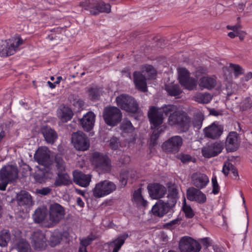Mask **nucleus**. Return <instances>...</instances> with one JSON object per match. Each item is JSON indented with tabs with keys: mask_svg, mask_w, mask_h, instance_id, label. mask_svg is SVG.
<instances>
[{
	"mask_svg": "<svg viewBox=\"0 0 252 252\" xmlns=\"http://www.w3.org/2000/svg\"><path fill=\"white\" fill-rule=\"evenodd\" d=\"M214 250L215 252H224V249L222 247H218L216 246L214 247Z\"/></svg>",
	"mask_w": 252,
	"mask_h": 252,
	"instance_id": "63",
	"label": "nucleus"
},
{
	"mask_svg": "<svg viewBox=\"0 0 252 252\" xmlns=\"http://www.w3.org/2000/svg\"><path fill=\"white\" fill-rule=\"evenodd\" d=\"M76 202L78 206H79L81 207H84V203L80 197L77 198Z\"/></svg>",
	"mask_w": 252,
	"mask_h": 252,
	"instance_id": "61",
	"label": "nucleus"
},
{
	"mask_svg": "<svg viewBox=\"0 0 252 252\" xmlns=\"http://www.w3.org/2000/svg\"><path fill=\"white\" fill-rule=\"evenodd\" d=\"M17 201L19 206H30L32 205L31 195L27 191L22 190L17 195Z\"/></svg>",
	"mask_w": 252,
	"mask_h": 252,
	"instance_id": "30",
	"label": "nucleus"
},
{
	"mask_svg": "<svg viewBox=\"0 0 252 252\" xmlns=\"http://www.w3.org/2000/svg\"><path fill=\"white\" fill-rule=\"evenodd\" d=\"M147 189L150 197L155 199L162 198L166 193V188L158 183L150 184Z\"/></svg>",
	"mask_w": 252,
	"mask_h": 252,
	"instance_id": "19",
	"label": "nucleus"
},
{
	"mask_svg": "<svg viewBox=\"0 0 252 252\" xmlns=\"http://www.w3.org/2000/svg\"><path fill=\"white\" fill-rule=\"evenodd\" d=\"M191 179L192 184L198 189H203L209 182L207 176L200 172H196L192 174Z\"/></svg>",
	"mask_w": 252,
	"mask_h": 252,
	"instance_id": "21",
	"label": "nucleus"
},
{
	"mask_svg": "<svg viewBox=\"0 0 252 252\" xmlns=\"http://www.w3.org/2000/svg\"><path fill=\"white\" fill-rule=\"evenodd\" d=\"M236 33L237 36H238L241 40H243L246 35V32L242 31L241 30L238 32Z\"/></svg>",
	"mask_w": 252,
	"mask_h": 252,
	"instance_id": "57",
	"label": "nucleus"
},
{
	"mask_svg": "<svg viewBox=\"0 0 252 252\" xmlns=\"http://www.w3.org/2000/svg\"><path fill=\"white\" fill-rule=\"evenodd\" d=\"M34 158L38 164L48 167L51 164L49 151L46 147H40L36 151Z\"/></svg>",
	"mask_w": 252,
	"mask_h": 252,
	"instance_id": "17",
	"label": "nucleus"
},
{
	"mask_svg": "<svg viewBox=\"0 0 252 252\" xmlns=\"http://www.w3.org/2000/svg\"><path fill=\"white\" fill-rule=\"evenodd\" d=\"M100 91L97 88H91L89 90V97L92 100L98 99L100 96Z\"/></svg>",
	"mask_w": 252,
	"mask_h": 252,
	"instance_id": "46",
	"label": "nucleus"
},
{
	"mask_svg": "<svg viewBox=\"0 0 252 252\" xmlns=\"http://www.w3.org/2000/svg\"><path fill=\"white\" fill-rule=\"evenodd\" d=\"M120 181L122 184V187H125L126 185V184L127 183L126 178L123 177L122 175H121V176H120Z\"/></svg>",
	"mask_w": 252,
	"mask_h": 252,
	"instance_id": "60",
	"label": "nucleus"
},
{
	"mask_svg": "<svg viewBox=\"0 0 252 252\" xmlns=\"http://www.w3.org/2000/svg\"><path fill=\"white\" fill-rule=\"evenodd\" d=\"M103 117L105 123L110 126H116L122 120V113L116 107L109 106L105 108Z\"/></svg>",
	"mask_w": 252,
	"mask_h": 252,
	"instance_id": "8",
	"label": "nucleus"
},
{
	"mask_svg": "<svg viewBox=\"0 0 252 252\" xmlns=\"http://www.w3.org/2000/svg\"><path fill=\"white\" fill-rule=\"evenodd\" d=\"M121 129L124 132H131L134 130V127L131 123L127 119H124L120 126Z\"/></svg>",
	"mask_w": 252,
	"mask_h": 252,
	"instance_id": "40",
	"label": "nucleus"
},
{
	"mask_svg": "<svg viewBox=\"0 0 252 252\" xmlns=\"http://www.w3.org/2000/svg\"><path fill=\"white\" fill-rule=\"evenodd\" d=\"M252 78V73L249 72L247 75L245 76V80L246 81H249Z\"/></svg>",
	"mask_w": 252,
	"mask_h": 252,
	"instance_id": "64",
	"label": "nucleus"
},
{
	"mask_svg": "<svg viewBox=\"0 0 252 252\" xmlns=\"http://www.w3.org/2000/svg\"><path fill=\"white\" fill-rule=\"evenodd\" d=\"M47 213L45 211L40 208L36 209L32 215V218L34 222L36 223H42L46 227V222L48 220V218L46 217Z\"/></svg>",
	"mask_w": 252,
	"mask_h": 252,
	"instance_id": "29",
	"label": "nucleus"
},
{
	"mask_svg": "<svg viewBox=\"0 0 252 252\" xmlns=\"http://www.w3.org/2000/svg\"><path fill=\"white\" fill-rule=\"evenodd\" d=\"M116 189V186L114 183L104 180L96 184L93 190V195L96 198H100L109 194Z\"/></svg>",
	"mask_w": 252,
	"mask_h": 252,
	"instance_id": "10",
	"label": "nucleus"
},
{
	"mask_svg": "<svg viewBox=\"0 0 252 252\" xmlns=\"http://www.w3.org/2000/svg\"><path fill=\"white\" fill-rule=\"evenodd\" d=\"M177 111V108L174 105H165L160 108L152 106L148 112V117L152 125L151 128H156L163 123V113L166 116H170Z\"/></svg>",
	"mask_w": 252,
	"mask_h": 252,
	"instance_id": "1",
	"label": "nucleus"
},
{
	"mask_svg": "<svg viewBox=\"0 0 252 252\" xmlns=\"http://www.w3.org/2000/svg\"><path fill=\"white\" fill-rule=\"evenodd\" d=\"M64 208L57 203L51 204L49 207V217L46 220V227H52L57 224L64 217Z\"/></svg>",
	"mask_w": 252,
	"mask_h": 252,
	"instance_id": "4",
	"label": "nucleus"
},
{
	"mask_svg": "<svg viewBox=\"0 0 252 252\" xmlns=\"http://www.w3.org/2000/svg\"><path fill=\"white\" fill-rule=\"evenodd\" d=\"M225 146L227 151L236 150L238 147L237 134L236 132H231L227 136Z\"/></svg>",
	"mask_w": 252,
	"mask_h": 252,
	"instance_id": "27",
	"label": "nucleus"
},
{
	"mask_svg": "<svg viewBox=\"0 0 252 252\" xmlns=\"http://www.w3.org/2000/svg\"><path fill=\"white\" fill-rule=\"evenodd\" d=\"M133 201L138 205L146 207L147 205V201L145 200L141 194V189L135 190L133 194Z\"/></svg>",
	"mask_w": 252,
	"mask_h": 252,
	"instance_id": "36",
	"label": "nucleus"
},
{
	"mask_svg": "<svg viewBox=\"0 0 252 252\" xmlns=\"http://www.w3.org/2000/svg\"><path fill=\"white\" fill-rule=\"evenodd\" d=\"M31 244L36 251L44 250L47 247V239L44 232L40 230L34 231L31 236Z\"/></svg>",
	"mask_w": 252,
	"mask_h": 252,
	"instance_id": "14",
	"label": "nucleus"
},
{
	"mask_svg": "<svg viewBox=\"0 0 252 252\" xmlns=\"http://www.w3.org/2000/svg\"><path fill=\"white\" fill-rule=\"evenodd\" d=\"M71 141L74 148L80 151H86L90 147L88 138L82 132H74L72 134Z\"/></svg>",
	"mask_w": 252,
	"mask_h": 252,
	"instance_id": "16",
	"label": "nucleus"
},
{
	"mask_svg": "<svg viewBox=\"0 0 252 252\" xmlns=\"http://www.w3.org/2000/svg\"><path fill=\"white\" fill-rule=\"evenodd\" d=\"M179 82L182 86L188 90H193L197 86L195 78L190 77L189 72L185 68L178 69Z\"/></svg>",
	"mask_w": 252,
	"mask_h": 252,
	"instance_id": "11",
	"label": "nucleus"
},
{
	"mask_svg": "<svg viewBox=\"0 0 252 252\" xmlns=\"http://www.w3.org/2000/svg\"><path fill=\"white\" fill-rule=\"evenodd\" d=\"M120 145L119 139L115 136L111 137L109 140V146L112 149L117 150Z\"/></svg>",
	"mask_w": 252,
	"mask_h": 252,
	"instance_id": "48",
	"label": "nucleus"
},
{
	"mask_svg": "<svg viewBox=\"0 0 252 252\" xmlns=\"http://www.w3.org/2000/svg\"><path fill=\"white\" fill-rule=\"evenodd\" d=\"M223 131V128L222 126L216 123H213L212 125L206 127L203 129L205 137L212 139L220 138Z\"/></svg>",
	"mask_w": 252,
	"mask_h": 252,
	"instance_id": "18",
	"label": "nucleus"
},
{
	"mask_svg": "<svg viewBox=\"0 0 252 252\" xmlns=\"http://www.w3.org/2000/svg\"><path fill=\"white\" fill-rule=\"evenodd\" d=\"M165 89L168 94L171 96H177L182 93V91L178 85L167 86Z\"/></svg>",
	"mask_w": 252,
	"mask_h": 252,
	"instance_id": "41",
	"label": "nucleus"
},
{
	"mask_svg": "<svg viewBox=\"0 0 252 252\" xmlns=\"http://www.w3.org/2000/svg\"><path fill=\"white\" fill-rule=\"evenodd\" d=\"M183 142V138L180 136H173L163 143L162 148L166 152L176 154L179 151Z\"/></svg>",
	"mask_w": 252,
	"mask_h": 252,
	"instance_id": "13",
	"label": "nucleus"
},
{
	"mask_svg": "<svg viewBox=\"0 0 252 252\" xmlns=\"http://www.w3.org/2000/svg\"><path fill=\"white\" fill-rule=\"evenodd\" d=\"M61 238L60 236L56 235H52L50 238L49 245L51 247H54L60 244Z\"/></svg>",
	"mask_w": 252,
	"mask_h": 252,
	"instance_id": "50",
	"label": "nucleus"
},
{
	"mask_svg": "<svg viewBox=\"0 0 252 252\" xmlns=\"http://www.w3.org/2000/svg\"><path fill=\"white\" fill-rule=\"evenodd\" d=\"M230 66L234 71V75L236 77L244 73L243 68L239 65L231 64Z\"/></svg>",
	"mask_w": 252,
	"mask_h": 252,
	"instance_id": "51",
	"label": "nucleus"
},
{
	"mask_svg": "<svg viewBox=\"0 0 252 252\" xmlns=\"http://www.w3.org/2000/svg\"><path fill=\"white\" fill-rule=\"evenodd\" d=\"M74 182L83 187L88 186L91 180V177L89 174H84L81 172L75 171L73 173Z\"/></svg>",
	"mask_w": 252,
	"mask_h": 252,
	"instance_id": "25",
	"label": "nucleus"
},
{
	"mask_svg": "<svg viewBox=\"0 0 252 252\" xmlns=\"http://www.w3.org/2000/svg\"><path fill=\"white\" fill-rule=\"evenodd\" d=\"M231 172L233 174V176L235 177V179H239V176L237 170L235 167L233 170L231 171Z\"/></svg>",
	"mask_w": 252,
	"mask_h": 252,
	"instance_id": "62",
	"label": "nucleus"
},
{
	"mask_svg": "<svg viewBox=\"0 0 252 252\" xmlns=\"http://www.w3.org/2000/svg\"><path fill=\"white\" fill-rule=\"evenodd\" d=\"M203 244L206 247L210 245V240L208 238H205L202 239Z\"/></svg>",
	"mask_w": 252,
	"mask_h": 252,
	"instance_id": "59",
	"label": "nucleus"
},
{
	"mask_svg": "<svg viewBox=\"0 0 252 252\" xmlns=\"http://www.w3.org/2000/svg\"><path fill=\"white\" fill-rule=\"evenodd\" d=\"M81 5L85 9L88 10L92 15H96L100 13H109L111 12V5L102 1L86 0L81 3Z\"/></svg>",
	"mask_w": 252,
	"mask_h": 252,
	"instance_id": "5",
	"label": "nucleus"
},
{
	"mask_svg": "<svg viewBox=\"0 0 252 252\" xmlns=\"http://www.w3.org/2000/svg\"><path fill=\"white\" fill-rule=\"evenodd\" d=\"M234 167L235 166L231 163L226 162L223 164L222 171L225 176H227Z\"/></svg>",
	"mask_w": 252,
	"mask_h": 252,
	"instance_id": "49",
	"label": "nucleus"
},
{
	"mask_svg": "<svg viewBox=\"0 0 252 252\" xmlns=\"http://www.w3.org/2000/svg\"><path fill=\"white\" fill-rule=\"evenodd\" d=\"M194 100L200 103H208L212 99V96L208 93H198L193 96Z\"/></svg>",
	"mask_w": 252,
	"mask_h": 252,
	"instance_id": "35",
	"label": "nucleus"
},
{
	"mask_svg": "<svg viewBox=\"0 0 252 252\" xmlns=\"http://www.w3.org/2000/svg\"><path fill=\"white\" fill-rule=\"evenodd\" d=\"M18 170L16 166L7 165L0 170V190H5L8 183L18 178Z\"/></svg>",
	"mask_w": 252,
	"mask_h": 252,
	"instance_id": "3",
	"label": "nucleus"
},
{
	"mask_svg": "<svg viewBox=\"0 0 252 252\" xmlns=\"http://www.w3.org/2000/svg\"><path fill=\"white\" fill-rule=\"evenodd\" d=\"M204 120L203 116L201 114L197 115L194 118L192 124L194 127L197 129L201 128Z\"/></svg>",
	"mask_w": 252,
	"mask_h": 252,
	"instance_id": "45",
	"label": "nucleus"
},
{
	"mask_svg": "<svg viewBox=\"0 0 252 252\" xmlns=\"http://www.w3.org/2000/svg\"><path fill=\"white\" fill-rule=\"evenodd\" d=\"M219 189L220 188L218 184L213 185L212 193L215 194H217L219 192Z\"/></svg>",
	"mask_w": 252,
	"mask_h": 252,
	"instance_id": "58",
	"label": "nucleus"
},
{
	"mask_svg": "<svg viewBox=\"0 0 252 252\" xmlns=\"http://www.w3.org/2000/svg\"><path fill=\"white\" fill-rule=\"evenodd\" d=\"M24 40L18 35L7 40L5 44H3L0 49V56L7 57L13 55L17 50L19 47L23 44Z\"/></svg>",
	"mask_w": 252,
	"mask_h": 252,
	"instance_id": "7",
	"label": "nucleus"
},
{
	"mask_svg": "<svg viewBox=\"0 0 252 252\" xmlns=\"http://www.w3.org/2000/svg\"><path fill=\"white\" fill-rule=\"evenodd\" d=\"M57 115L62 122L66 123L71 119L73 113L68 107L62 105L57 109Z\"/></svg>",
	"mask_w": 252,
	"mask_h": 252,
	"instance_id": "24",
	"label": "nucleus"
},
{
	"mask_svg": "<svg viewBox=\"0 0 252 252\" xmlns=\"http://www.w3.org/2000/svg\"><path fill=\"white\" fill-rule=\"evenodd\" d=\"M95 237L94 235H89L86 238L80 239V245L82 246L87 247L90 245L91 243L95 240Z\"/></svg>",
	"mask_w": 252,
	"mask_h": 252,
	"instance_id": "47",
	"label": "nucleus"
},
{
	"mask_svg": "<svg viewBox=\"0 0 252 252\" xmlns=\"http://www.w3.org/2000/svg\"><path fill=\"white\" fill-rule=\"evenodd\" d=\"M179 220L178 219H175L173 220L170 221V222L166 223L164 225V226H167L168 228H170L171 226H172L173 225L176 224L178 223Z\"/></svg>",
	"mask_w": 252,
	"mask_h": 252,
	"instance_id": "56",
	"label": "nucleus"
},
{
	"mask_svg": "<svg viewBox=\"0 0 252 252\" xmlns=\"http://www.w3.org/2000/svg\"><path fill=\"white\" fill-rule=\"evenodd\" d=\"M58 176L56 177L54 182V186L56 187L63 185H67L71 183V181L68 174L64 171L57 172Z\"/></svg>",
	"mask_w": 252,
	"mask_h": 252,
	"instance_id": "31",
	"label": "nucleus"
},
{
	"mask_svg": "<svg viewBox=\"0 0 252 252\" xmlns=\"http://www.w3.org/2000/svg\"><path fill=\"white\" fill-rule=\"evenodd\" d=\"M168 122L169 125L177 126L182 131L186 132L190 127L191 121L186 112L177 110L169 116Z\"/></svg>",
	"mask_w": 252,
	"mask_h": 252,
	"instance_id": "2",
	"label": "nucleus"
},
{
	"mask_svg": "<svg viewBox=\"0 0 252 252\" xmlns=\"http://www.w3.org/2000/svg\"><path fill=\"white\" fill-rule=\"evenodd\" d=\"M180 160L184 163L188 162L191 160V157L187 154H182L180 156Z\"/></svg>",
	"mask_w": 252,
	"mask_h": 252,
	"instance_id": "54",
	"label": "nucleus"
},
{
	"mask_svg": "<svg viewBox=\"0 0 252 252\" xmlns=\"http://www.w3.org/2000/svg\"><path fill=\"white\" fill-rule=\"evenodd\" d=\"M182 209L187 218H192L194 216V213L192 208L189 205L186 203L185 201H184L183 203Z\"/></svg>",
	"mask_w": 252,
	"mask_h": 252,
	"instance_id": "44",
	"label": "nucleus"
},
{
	"mask_svg": "<svg viewBox=\"0 0 252 252\" xmlns=\"http://www.w3.org/2000/svg\"><path fill=\"white\" fill-rule=\"evenodd\" d=\"M169 209L168 207L164 202H162L153 206L152 212L154 215L161 217L167 213Z\"/></svg>",
	"mask_w": 252,
	"mask_h": 252,
	"instance_id": "34",
	"label": "nucleus"
},
{
	"mask_svg": "<svg viewBox=\"0 0 252 252\" xmlns=\"http://www.w3.org/2000/svg\"><path fill=\"white\" fill-rule=\"evenodd\" d=\"M52 166L56 167L57 172L65 171V163L63 158L59 155H57L55 157Z\"/></svg>",
	"mask_w": 252,
	"mask_h": 252,
	"instance_id": "37",
	"label": "nucleus"
},
{
	"mask_svg": "<svg viewBox=\"0 0 252 252\" xmlns=\"http://www.w3.org/2000/svg\"><path fill=\"white\" fill-rule=\"evenodd\" d=\"M252 107V100L250 97L245 98L241 102L240 109L245 111Z\"/></svg>",
	"mask_w": 252,
	"mask_h": 252,
	"instance_id": "43",
	"label": "nucleus"
},
{
	"mask_svg": "<svg viewBox=\"0 0 252 252\" xmlns=\"http://www.w3.org/2000/svg\"><path fill=\"white\" fill-rule=\"evenodd\" d=\"M242 26L241 23H237L235 25L230 26L227 25L226 26V28L228 30H231L237 33L238 32L240 31L242 29Z\"/></svg>",
	"mask_w": 252,
	"mask_h": 252,
	"instance_id": "52",
	"label": "nucleus"
},
{
	"mask_svg": "<svg viewBox=\"0 0 252 252\" xmlns=\"http://www.w3.org/2000/svg\"><path fill=\"white\" fill-rule=\"evenodd\" d=\"M10 235L8 230L4 229L0 232V246L5 247L9 241Z\"/></svg>",
	"mask_w": 252,
	"mask_h": 252,
	"instance_id": "38",
	"label": "nucleus"
},
{
	"mask_svg": "<svg viewBox=\"0 0 252 252\" xmlns=\"http://www.w3.org/2000/svg\"><path fill=\"white\" fill-rule=\"evenodd\" d=\"M95 117V116L93 112H89L80 119V123L85 130L89 131L93 128Z\"/></svg>",
	"mask_w": 252,
	"mask_h": 252,
	"instance_id": "23",
	"label": "nucleus"
},
{
	"mask_svg": "<svg viewBox=\"0 0 252 252\" xmlns=\"http://www.w3.org/2000/svg\"><path fill=\"white\" fill-rule=\"evenodd\" d=\"M178 199V191L177 189L172 188L169 190L167 196V200L163 202L169 209L174 207Z\"/></svg>",
	"mask_w": 252,
	"mask_h": 252,
	"instance_id": "33",
	"label": "nucleus"
},
{
	"mask_svg": "<svg viewBox=\"0 0 252 252\" xmlns=\"http://www.w3.org/2000/svg\"><path fill=\"white\" fill-rule=\"evenodd\" d=\"M160 127H158L157 129H155L151 135V140L153 141V142L154 143L155 141H156V140L159 137V134L161 133V129L159 130V129Z\"/></svg>",
	"mask_w": 252,
	"mask_h": 252,
	"instance_id": "53",
	"label": "nucleus"
},
{
	"mask_svg": "<svg viewBox=\"0 0 252 252\" xmlns=\"http://www.w3.org/2000/svg\"><path fill=\"white\" fill-rule=\"evenodd\" d=\"M17 249L18 252H31L30 245L24 240H21L19 242Z\"/></svg>",
	"mask_w": 252,
	"mask_h": 252,
	"instance_id": "42",
	"label": "nucleus"
},
{
	"mask_svg": "<svg viewBox=\"0 0 252 252\" xmlns=\"http://www.w3.org/2000/svg\"><path fill=\"white\" fill-rule=\"evenodd\" d=\"M93 162L98 171L102 173L109 172L111 169V160L108 157L98 152L93 154Z\"/></svg>",
	"mask_w": 252,
	"mask_h": 252,
	"instance_id": "9",
	"label": "nucleus"
},
{
	"mask_svg": "<svg viewBox=\"0 0 252 252\" xmlns=\"http://www.w3.org/2000/svg\"><path fill=\"white\" fill-rule=\"evenodd\" d=\"M223 147V143L220 141L208 144L202 148V155L206 158L216 157L221 152Z\"/></svg>",
	"mask_w": 252,
	"mask_h": 252,
	"instance_id": "15",
	"label": "nucleus"
},
{
	"mask_svg": "<svg viewBox=\"0 0 252 252\" xmlns=\"http://www.w3.org/2000/svg\"><path fill=\"white\" fill-rule=\"evenodd\" d=\"M116 101L117 105L122 109L133 114L139 113L138 104L132 96L122 94L116 97Z\"/></svg>",
	"mask_w": 252,
	"mask_h": 252,
	"instance_id": "6",
	"label": "nucleus"
},
{
	"mask_svg": "<svg viewBox=\"0 0 252 252\" xmlns=\"http://www.w3.org/2000/svg\"><path fill=\"white\" fill-rule=\"evenodd\" d=\"M133 81L136 88L142 91H147L146 77L143 72L135 71L133 74Z\"/></svg>",
	"mask_w": 252,
	"mask_h": 252,
	"instance_id": "22",
	"label": "nucleus"
},
{
	"mask_svg": "<svg viewBox=\"0 0 252 252\" xmlns=\"http://www.w3.org/2000/svg\"><path fill=\"white\" fill-rule=\"evenodd\" d=\"M142 72L145 76L147 75V77L149 79L154 78L156 75V71L150 65L144 66L142 68Z\"/></svg>",
	"mask_w": 252,
	"mask_h": 252,
	"instance_id": "39",
	"label": "nucleus"
},
{
	"mask_svg": "<svg viewBox=\"0 0 252 252\" xmlns=\"http://www.w3.org/2000/svg\"><path fill=\"white\" fill-rule=\"evenodd\" d=\"M51 191V189L49 188H44L41 189H38L37 190V193L43 195H46L49 194Z\"/></svg>",
	"mask_w": 252,
	"mask_h": 252,
	"instance_id": "55",
	"label": "nucleus"
},
{
	"mask_svg": "<svg viewBox=\"0 0 252 252\" xmlns=\"http://www.w3.org/2000/svg\"><path fill=\"white\" fill-rule=\"evenodd\" d=\"M42 133L45 141L49 144H53L58 139V134L56 131L48 126H45L42 129Z\"/></svg>",
	"mask_w": 252,
	"mask_h": 252,
	"instance_id": "28",
	"label": "nucleus"
},
{
	"mask_svg": "<svg viewBox=\"0 0 252 252\" xmlns=\"http://www.w3.org/2000/svg\"><path fill=\"white\" fill-rule=\"evenodd\" d=\"M199 86L202 90L206 89L211 90L217 85L216 78L214 76H204L200 78L198 82Z\"/></svg>",
	"mask_w": 252,
	"mask_h": 252,
	"instance_id": "26",
	"label": "nucleus"
},
{
	"mask_svg": "<svg viewBox=\"0 0 252 252\" xmlns=\"http://www.w3.org/2000/svg\"><path fill=\"white\" fill-rule=\"evenodd\" d=\"M199 189L194 187L189 188L187 191L188 199L191 201H196L199 204L205 203L207 199L206 196Z\"/></svg>",
	"mask_w": 252,
	"mask_h": 252,
	"instance_id": "20",
	"label": "nucleus"
},
{
	"mask_svg": "<svg viewBox=\"0 0 252 252\" xmlns=\"http://www.w3.org/2000/svg\"><path fill=\"white\" fill-rule=\"evenodd\" d=\"M179 247L181 252H199L201 249L198 242L188 236L181 239Z\"/></svg>",
	"mask_w": 252,
	"mask_h": 252,
	"instance_id": "12",
	"label": "nucleus"
},
{
	"mask_svg": "<svg viewBox=\"0 0 252 252\" xmlns=\"http://www.w3.org/2000/svg\"><path fill=\"white\" fill-rule=\"evenodd\" d=\"M127 237L126 234L120 235L115 240L108 243L109 248L113 249L112 252H118Z\"/></svg>",
	"mask_w": 252,
	"mask_h": 252,
	"instance_id": "32",
	"label": "nucleus"
}]
</instances>
